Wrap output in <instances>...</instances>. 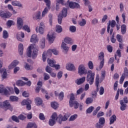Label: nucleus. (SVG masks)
I'll use <instances>...</instances> for the list:
<instances>
[{
    "instance_id": "obj_20",
    "label": "nucleus",
    "mask_w": 128,
    "mask_h": 128,
    "mask_svg": "<svg viewBox=\"0 0 128 128\" xmlns=\"http://www.w3.org/2000/svg\"><path fill=\"white\" fill-rule=\"evenodd\" d=\"M24 38V33L22 32H20L17 34H16V38L18 40H19L20 42H22L24 40L22 38Z\"/></svg>"
},
{
    "instance_id": "obj_64",
    "label": "nucleus",
    "mask_w": 128,
    "mask_h": 128,
    "mask_svg": "<svg viewBox=\"0 0 128 128\" xmlns=\"http://www.w3.org/2000/svg\"><path fill=\"white\" fill-rule=\"evenodd\" d=\"M6 76H8V74L6 73V70H4L2 75V80H5V78H6Z\"/></svg>"
},
{
    "instance_id": "obj_27",
    "label": "nucleus",
    "mask_w": 128,
    "mask_h": 128,
    "mask_svg": "<svg viewBox=\"0 0 128 128\" xmlns=\"http://www.w3.org/2000/svg\"><path fill=\"white\" fill-rule=\"evenodd\" d=\"M68 117L69 116L68 114H65L64 116H62V114H60L58 116L59 118H60L62 122H66V120H68Z\"/></svg>"
},
{
    "instance_id": "obj_37",
    "label": "nucleus",
    "mask_w": 128,
    "mask_h": 128,
    "mask_svg": "<svg viewBox=\"0 0 128 128\" xmlns=\"http://www.w3.org/2000/svg\"><path fill=\"white\" fill-rule=\"evenodd\" d=\"M37 86H38L36 88V92H40V88L42 86V82H38L37 84Z\"/></svg>"
},
{
    "instance_id": "obj_7",
    "label": "nucleus",
    "mask_w": 128,
    "mask_h": 128,
    "mask_svg": "<svg viewBox=\"0 0 128 128\" xmlns=\"http://www.w3.org/2000/svg\"><path fill=\"white\" fill-rule=\"evenodd\" d=\"M12 16V14L10 12H5L2 10L0 11V16L2 18H10Z\"/></svg>"
},
{
    "instance_id": "obj_1",
    "label": "nucleus",
    "mask_w": 128,
    "mask_h": 128,
    "mask_svg": "<svg viewBox=\"0 0 128 128\" xmlns=\"http://www.w3.org/2000/svg\"><path fill=\"white\" fill-rule=\"evenodd\" d=\"M98 60H100L99 69L96 68V70H100L104 66V53L102 52L98 54Z\"/></svg>"
},
{
    "instance_id": "obj_54",
    "label": "nucleus",
    "mask_w": 128,
    "mask_h": 128,
    "mask_svg": "<svg viewBox=\"0 0 128 128\" xmlns=\"http://www.w3.org/2000/svg\"><path fill=\"white\" fill-rule=\"evenodd\" d=\"M6 24L8 26H12L14 24V22L12 20H8L6 22Z\"/></svg>"
},
{
    "instance_id": "obj_26",
    "label": "nucleus",
    "mask_w": 128,
    "mask_h": 128,
    "mask_svg": "<svg viewBox=\"0 0 128 128\" xmlns=\"http://www.w3.org/2000/svg\"><path fill=\"white\" fill-rule=\"evenodd\" d=\"M12 6H18V8H22V4L18 1H12Z\"/></svg>"
},
{
    "instance_id": "obj_34",
    "label": "nucleus",
    "mask_w": 128,
    "mask_h": 128,
    "mask_svg": "<svg viewBox=\"0 0 128 128\" xmlns=\"http://www.w3.org/2000/svg\"><path fill=\"white\" fill-rule=\"evenodd\" d=\"M32 101L30 99H28L27 100H24L21 104L22 106H26L28 104H32Z\"/></svg>"
},
{
    "instance_id": "obj_9",
    "label": "nucleus",
    "mask_w": 128,
    "mask_h": 128,
    "mask_svg": "<svg viewBox=\"0 0 128 128\" xmlns=\"http://www.w3.org/2000/svg\"><path fill=\"white\" fill-rule=\"evenodd\" d=\"M50 56H52V49H49L46 52H44L42 54L43 62H46V58H50Z\"/></svg>"
},
{
    "instance_id": "obj_13",
    "label": "nucleus",
    "mask_w": 128,
    "mask_h": 128,
    "mask_svg": "<svg viewBox=\"0 0 128 128\" xmlns=\"http://www.w3.org/2000/svg\"><path fill=\"white\" fill-rule=\"evenodd\" d=\"M36 44H32L27 49L26 55L28 56V58H32V48H34Z\"/></svg>"
},
{
    "instance_id": "obj_18",
    "label": "nucleus",
    "mask_w": 128,
    "mask_h": 128,
    "mask_svg": "<svg viewBox=\"0 0 128 128\" xmlns=\"http://www.w3.org/2000/svg\"><path fill=\"white\" fill-rule=\"evenodd\" d=\"M66 68L68 70H70V72L76 70V67L74 66V65L72 63L66 64Z\"/></svg>"
},
{
    "instance_id": "obj_49",
    "label": "nucleus",
    "mask_w": 128,
    "mask_h": 128,
    "mask_svg": "<svg viewBox=\"0 0 128 128\" xmlns=\"http://www.w3.org/2000/svg\"><path fill=\"white\" fill-rule=\"evenodd\" d=\"M12 120L15 122H20V120L18 117V118L16 116H12Z\"/></svg>"
},
{
    "instance_id": "obj_42",
    "label": "nucleus",
    "mask_w": 128,
    "mask_h": 128,
    "mask_svg": "<svg viewBox=\"0 0 128 128\" xmlns=\"http://www.w3.org/2000/svg\"><path fill=\"white\" fill-rule=\"evenodd\" d=\"M56 32H62V28L60 25H56Z\"/></svg>"
},
{
    "instance_id": "obj_43",
    "label": "nucleus",
    "mask_w": 128,
    "mask_h": 128,
    "mask_svg": "<svg viewBox=\"0 0 128 128\" xmlns=\"http://www.w3.org/2000/svg\"><path fill=\"white\" fill-rule=\"evenodd\" d=\"M51 106L52 108L56 110L58 108V104L56 102H51Z\"/></svg>"
},
{
    "instance_id": "obj_35",
    "label": "nucleus",
    "mask_w": 128,
    "mask_h": 128,
    "mask_svg": "<svg viewBox=\"0 0 128 128\" xmlns=\"http://www.w3.org/2000/svg\"><path fill=\"white\" fill-rule=\"evenodd\" d=\"M110 124H114V122L116 120V115H113L110 118Z\"/></svg>"
},
{
    "instance_id": "obj_55",
    "label": "nucleus",
    "mask_w": 128,
    "mask_h": 128,
    "mask_svg": "<svg viewBox=\"0 0 128 128\" xmlns=\"http://www.w3.org/2000/svg\"><path fill=\"white\" fill-rule=\"evenodd\" d=\"M70 30L71 32H76V28L75 26H72L70 27Z\"/></svg>"
},
{
    "instance_id": "obj_22",
    "label": "nucleus",
    "mask_w": 128,
    "mask_h": 128,
    "mask_svg": "<svg viewBox=\"0 0 128 128\" xmlns=\"http://www.w3.org/2000/svg\"><path fill=\"white\" fill-rule=\"evenodd\" d=\"M18 64V60H14L8 66V68L12 70L14 68V66H16Z\"/></svg>"
},
{
    "instance_id": "obj_50",
    "label": "nucleus",
    "mask_w": 128,
    "mask_h": 128,
    "mask_svg": "<svg viewBox=\"0 0 128 128\" xmlns=\"http://www.w3.org/2000/svg\"><path fill=\"white\" fill-rule=\"evenodd\" d=\"M116 39L119 42H122V36L121 35H120V34L116 35Z\"/></svg>"
},
{
    "instance_id": "obj_63",
    "label": "nucleus",
    "mask_w": 128,
    "mask_h": 128,
    "mask_svg": "<svg viewBox=\"0 0 128 128\" xmlns=\"http://www.w3.org/2000/svg\"><path fill=\"white\" fill-rule=\"evenodd\" d=\"M39 118L41 120H46V116H44V115L42 113H40L39 115Z\"/></svg>"
},
{
    "instance_id": "obj_41",
    "label": "nucleus",
    "mask_w": 128,
    "mask_h": 128,
    "mask_svg": "<svg viewBox=\"0 0 128 128\" xmlns=\"http://www.w3.org/2000/svg\"><path fill=\"white\" fill-rule=\"evenodd\" d=\"M16 84L18 86H24L26 84V83L21 80H19L16 82Z\"/></svg>"
},
{
    "instance_id": "obj_38",
    "label": "nucleus",
    "mask_w": 128,
    "mask_h": 128,
    "mask_svg": "<svg viewBox=\"0 0 128 128\" xmlns=\"http://www.w3.org/2000/svg\"><path fill=\"white\" fill-rule=\"evenodd\" d=\"M100 84V75L97 74L96 78V85L97 88V90H98V84Z\"/></svg>"
},
{
    "instance_id": "obj_36",
    "label": "nucleus",
    "mask_w": 128,
    "mask_h": 128,
    "mask_svg": "<svg viewBox=\"0 0 128 128\" xmlns=\"http://www.w3.org/2000/svg\"><path fill=\"white\" fill-rule=\"evenodd\" d=\"M86 24V20L84 19H82V20H80L78 21V24L80 26H84Z\"/></svg>"
},
{
    "instance_id": "obj_14",
    "label": "nucleus",
    "mask_w": 128,
    "mask_h": 128,
    "mask_svg": "<svg viewBox=\"0 0 128 128\" xmlns=\"http://www.w3.org/2000/svg\"><path fill=\"white\" fill-rule=\"evenodd\" d=\"M22 26H24V20L22 18H17V26L18 30H22Z\"/></svg>"
},
{
    "instance_id": "obj_11",
    "label": "nucleus",
    "mask_w": 128,
    "mask_h": 128,
    "mask_svg": "<svg viewBox=\"0 0 128 128\" xmlns=\"http://www.w3.org/2000/svg\"><path fill=\"white\" fill-rule=\"evenodd\" d=\"M4 94L6 96H10V94H14V88L12 87L5 88Z\"/></svg>"
},
{
    "instance_id": "obj_31",
    "label": "nucleus",
    "mask_w": 128,
    "mask_h": 128,
    "mask_svg": "<svg viewBox=\"0 0 128 128\" xmlns=\"http://www.w3.org/2000/svg\"><path fill=\"white\" fill-rule=\"evenodd\" d=\"M64 42L68 44H74V41L72 40V38L68 37L66 38L64 40Z\"/></svg>"
},
{
    "instance_id": "obj_19",
    "label": "nucleus",
    "mask_w": 128,
    "mask_h": 128,
    "mask_svg": "<svg viewBox=\"0 0 128 128\" xmlns=\"http://www.w3.org/2000/svg\"><path fill=\"white\" fill-rule=\"evenodd\" d=\"M84 82H86V77L83 76L82 78L76 80L75 83L78 86H80V84H82Z\"/></svg>"
},
{
    "instance_id": "obj_62",
    "label": "nucleus",
    "mask_w": 128,
    "mask_h": 128,
    "mask_svg": "<svg viewBox=\"0 0 128 128\" xmlns=\"http://www.w3.org/2000/svg\"><path fill=\"white\" fill-rule=\"evenodd\" d=\"M44 80H50V75L47 73L44 74Z\"/></svg>"
},
{
    "instance_id": "obj_3",
    "label": "nucleus",
    "mask_w": 128,
    "mask_h": 128,
    "mask_svg": "<svg viewBox=\"0 0 128 128\" xmlns=\"http://www.w3.org/2000/svg\"><path fill=\"white\" fill-rule=\"evenodd\" d=\"M0 108H6V110H9L10 112H12V106L8 100L4 102H0Z\"/></svg>"
},
{
    "instance_id": "obj_46",
    "label": "nucleus",
    "mask_w": 128,
    "mask_h": 128,
    "mask_svg": "<svg viewBox=\"0 0 128 128\" xmlns=\"http://www.w3.org/2000/svg\"><path fill=\"white\" fill-rule=\"evenodd\" d=\"M94 110V107L91 106L89 107L86 110L87 114H92V111Z\"/></svg>"
},
{
    "instance_id": "obj_53",
    "label": "nucleus",
    "mask_w": 128,
    "mask_h": 128,
    "mask_svg": "<svg viewBox=\"0 0 128 128\" xmlns=\"http://www.w3.org/2000/svg\"><path fill=\"white\" fill-rule=\"evenodd\" d=\"M44 2H46V6L48 9L50 8V0H44Z\"/></svg>"
},
{
    "instance_id": "obj_45",
    "label": "nucleus",
    "mask_w": 128,
    "mask_h": 128,
    "mask_svg": "<svg viewBox=\"0 0 128 128\" xmlns=\"http://www.w3.org/2000/svg\"><path fill=\"white\" fill-rule=\"evenodd\" d=\"M10 102H18V98L16 96H11L10 97Z\"/></svg>"
},
{
    "instance_id": "obj_56",
    "label": "nucleus",
    "mask_w": 128,
    "mask_h": 128,
    "mask_svg": "<svg viewBox=\"0 0 128 128\" xmlns=\"http://www.w3.org/2000/svg\"><path fill=\"white\" fill-rule=\"evenodd\" d=\"M49 22L50 26L52 24V14H48Z\"/></svg>"
},
{
    "instance_id": "obj_32",
    "label": "nucleus",
    "mask_w": 128,
    "mask_h": 128,
    "mask_svg": "<svg viewBox=\"0 0 128 128\" xmlns=\"http://www.w3.org/2000/svg\"><path fill=\"white\" fill-rule=\"evenodd\" d=\"M40 44L41 48H44V46H46V38H42Z\"/></svg>"
},
{
    "instance_id": "obj_44",
    "label": "nucleus",
    "mask_w": 128,
    "mask_h": 128,
    "mask_svg": "<svg viewBox=\"0 0 128 128\" xmlns=\"http://www.w3.org/2000/svg\"><path fill=\"white\" fill-rule=\"evenodd\" d=\"M69 96H70L69 104H72V102H74V93H72L69 95Z\"/></svg>"
},
{
    "instance_id": "obj_4",
    "label": "nucleus",
    "mask_w": 128,
    "mask_h": 128,
    "mask_svg": "<svg viewBox=\"0 0 128 128\" xmlns=\"http://www.w3.org/2000/svg\"><path fill=\"white\" fill-rule=\"evenodd\" d=\"M78 74L80 76L83 74H88V70L86 69V67L84 64H80L78 68Z\"/></svg>"
},
{
    "instance_id": "obj_33",
    "label": "nucleus",
    "mask_w": 128,
    "mask_h": 128,
    "mask_svg": "<svg viewBox=\"0 0 128 128\" xmlns=\"http://www.w3.org/2000/svg\"><path fill=\"white\" fill-rule=\"evenodd\" d=\"M121 32L122 34H125L126 32V26L124 24L121 26Z\"/></svg>"
},
{
    "instance_id": "obj_57",
    "label": "nucleus",
    "mask_w": 128,
    "mask_h": 128,
    "mask_svg": "<svg viewBox=\"0 0 128 128\" xmlns=\"http://www.w3.org/2000/svg\"><path fill=\"white\" fill-rule=\"evenodd\" d=\"M88 66L90 70H92L94 68V64H92V60L88 62Z\"/></svg>"
},
{
    "instance_id": "obj_17",
    "label": "nucleus",
    "mask_w": 128,
    "mask_h": 128,
    "mask_svg": "<svg viewBox=\"0 0 128 128\" xmlns=\"http://www.w3.org/2000/svg\"><path fill=\"white\" fill-rule=\"evenodd\" d=\"M69 6L70 8H80L78 4L72 2H69Z\"/></svg>"
},
{
    "instance_id": "obj_16",
    "label": "nucleus",
    "mask_w": 128,
    "mask_h": 128,
    "mask_svg": "<svg viewBox=\"0 0 128 128\" xmlns=\"http://www.w3.org/2000/svg\"><path fill=\"white\" fill-rule=\"evenodd\" d=\"M116 20H112V22L110 20L109 21V24L108 26L107 27V32L108 34L110 32V26L112 28H114L116 26Z\"/></svg>"
},
{
    "instance_id": "obj_2",
    "label": "nucleus",
    "mask_w": 128,
    "mask_h": 128,
    "mask_svg": "<svg viewBox=\"0 0 128 128\" xmlns=\"http://www.w3.org/2000/svg\"><path fill=\"white\" fill-rule=\"evenodd\" d=\"M94 72H92L91 70H88L87 72L86 80L89 82L90 84L92 85L94 82Z\"/></svg>"
},
{
    "instance_id": "obj_6",
    "label": "nucleus",
    "mask_w": 128,
    "mask_h": 128,
    "mask_svg": "<svg viewBox=\"0 0 128 128\" xmlns=\"http://www.w3.org/2000/svg\"><path fill=\"white\" fill-rule=\"evenodd\" d=\"M47 38L49 42V44H52L56 39V33L50 32L47 35Z\"/></svg>"
},
{
    "instance_id": "obj_61",
    "label": "nucleus",
    "mask_w": 128,
    "mask_h": 128,
    "mask_svg": "<svg viewBox=\"0 0 128 128\" xmlns=\"http://www.w3.org/2000/svg\"><path fill=\"white\" fill-rule=\"evenodd\" d=\"M84 90L82 88H80L77 91H76V94H82V92H84Z\"/></svg>"
},
{
    "instance_id": "obj_47",
    "label": "nucleus",
    "mask_w": 128,
    "mask_h": 128,
    "mask_svg": "<svg viewBox=\"0 0 128 128\" xmlns=\"http://www.w3.org/2000/svg\"><path fill=\"white\" fill-rule=\"evenodd\" d=\"M100 106H98L96 110H94V111L92 112V114L93 116H96V114H98V112H100Z\"/></svg>"
},
{
    "instance_id": "obj_29",
    "label": "nucleus",
    "mask_w": 128,
    "mask_h": 128,
    "mask_svg": "<svg viewBox=\"0 0 128 128\" xmlns=\"http://www.w3.org/2000/svg\"><path fill=\"white\" fill-rule=\"evenodd\" d=\"M18 52L20 56L24 54V45L22 44H20L18 45Z\"/></svg>"
},
{
    "instance_id": "obj_12",
    "label": "nucleus",
    "mask_w": 128,
    "mask_h": 128,
    "mask_svg": "<svg viewBox=\"0 0 128 128\" xmlns=\"http://www.w3.org/2000/svg\"><path fill=\"white\" fill-rule=\"evenodd\" d=\"M42 13L40 11H38L35 12L32 15V19L34 20H40L42 18Z\"/></svg>"
},
{
    "instance_id": "obj_39",
    "label": "nucleus",
    "mask_w": 128,
    "mask_h": 128,
    "mask_svg": "<svg viewBox=\"0 0 128 128\" xmlns=\"http://www.w3.org/2000/svg\"><path fill=\"white\" fill-rule=\"evenodd\" d=\"M93 102H94V99H92V98H86L85 102L86 104H92Z\"/></svg>"
},
{
    "instance_id": "obj_58",
    "label": "nucleus",
    "mask_w": 128,
    "mask_h": 128,
    "mask_svg": "<svg viewBox=\"0 0 128 128\" xmlns=\"http://www.w3.org/2000/svg\"><path fill=\"white\" fill-rule=\"evenodd\" d=\"M76 118H78V115L74 114L70 117L69 120L70 122H72V121L74 120H76Z\"/></svg>"
},
{
    "instance_id": "obj_30",
    "label": "nucleus",
    "mask_w": 128,
    "mask_h": 128,
    "mask_svg": "<svg viewBox=\"0 0 128 128\" xmlns=\"http://www.w3.org/2000/svg\"><path fill=\"white\" fill-rule=\"evenodd\" d=\"M35 104L36 106H40L41 104H42V100L38 97L36 98H35Z\"/></svg>"
},
{
    "instance_id": "obj_8",
    "label": "nucleus",
    "mask_w": 128,
    "mask_h": 128,
    "mask_svg": "<svg viewBox=\"0 0 128 128\" xmlns=\"http://www.w3.org/2000/svg\"><path fill=\"white\" fill-rule=\"evenodd\" d=\"M106 122V120L104 118L102 117L100 118L98 122H97L96 125V128H102L104 124Z\"/></svg>"
},
{
    "instance_id": "obj_59",
    "label": "nucleus",
    "mask_w": 128,
    "mask_h": 128,
    "mask_svg": "<svg viewBox=\"0 0 128 128\" xmlns=\"http://www.w3.org/2000/svg\"><path fill=\"white\" fill-rule=\"evenodd\" d=\"M6 88L4 85H0V94H4V90Z\"/></svg>"
},
{
    "instance_id": "obj_15",
    "label": "nucleus",
    "mask_w": 128,
    "mask_h": 128,
    "mask_svg": "<svg viewBox=\"0 0 128 128\" xmlns=\"http://www.w3.org/2000/svg\"><path fill=\"white\" fill-rule=\"evenodd\" d=\"M61 48L62 50V52H64V54H68V50H70V47L68 46V44H66L62 42L61 46Z\"/></svg>"
},
{
    "instance_id": "obj_51",
    "label": "nucleus",
    "mask_w": 128,
    "mask_h": 128,
    "mask_svg": "<svg viewBox=\"0 0 128 128\" xmlns=\"http://www.w3.org/2000/svg\"><path fill=\"white\" fill-rule=\"evenodd\" d=\"M22 30H26L27 32H30V28H28V26L27 25H24L22 27Z\"/></svg>"
},
{
    "instance_id": "obj_40",
    "label": "nucleus",
    "mask_w": 128,
    "mask_h": 128,
    "mask_svg": "<svg viewBox=\"0 0 128 128\" xmlns=\"http://www.w3.org/2000/svg\"><path fill=\"white\" fill-rule=\"evenodd\" d=\"M48 10H50V8L48 9V7L45 8L44 10L42 12V18H44V16H46V14L48 12Z\"/></svg>"
},
{
    "instance_id": "obj_52",
    "label": "nucleus",
    "mask_w": 128,
    "mask_h": 128,
    "mask_svg": "<svg viewBox=\"0 0 128 128\" xmlns=\"http://www.w3.org/2000/svg\"><path fill=\"white\" fill-rule=\"evenodd\" d=\"M68 10L66 8H64L62 10V16L66 18L67 16Z\"/></svg>"
},
{
    "instance_id": "obj_21",
    "label": "nucleus",
    "mask_w": 128,
    "mask_h": 128,
    "mask_svg": "<svg viewBox=\"0 0 128 128\" xmlns=\"http://www.w3.org/2000/svg\"><path fill=\"white\" fill-rule=\"evenodd\" d=\"M70 108L74 107L75 110L78 108L80 106V104L77 101H73L72 103H69Z\"/></svg>"
},
{
    "instance_id": "obj_60",
    "label": "nucleus",
    "mask_w": 128,
    "mask_h": 128,
    "mask_svg": "<svg viewBox=\"0 0 128 128\" xmlns=\"http://www.w3.org/2000/svg\"><path fill=\"white\" fill-rule=\"evenodd\" d=\"M3 38H8V34L6 30L3 31Z\"/></svg>"
},
{
    "instance_id": "obj_28",
    "label": "nucleus",
    "mask_w": 128,
    "mask_h": 128,
    "mask_svg": "<svg viewBox=\"0 0 128 128\" xmlns=\"http://www.w3.org/2000/svg\"><path fill=\"white\" fill-rule=\"evenodd\" d=\"M30 41L31 42H38V36L36 34H34L32 35Z\"/></svg>"
},
{
    "instance_id": "obj_48",
    "label": "nucleus",
    "mask_w": 128,
    "mask_h": 128,
    "mask_svg": "<svg viewBox=\"0 0 128 128\" xmlns=\"http://www.w3.org/2000/svg\"><path fill=\"white\" fill-rule=\"evenodd\" d=\"M91 22L92 24L96 26V24H98V20L96 18H94L92 20Z\"/></svg>"
},
{
    "instance_id": "obj_5",
    "label": "nucleus",
    "mask_w": 128,
    "mask_h": 128,
    "mask_svg": "<svg viewBox=\"0 0 128 128\" xmlns=\"http://www.w3.org/2000/svg\"><path fill=\"white\" fill-rule=\"evenodd\" d=\"M58 120V115L56 113H53L52 116V118L50 119L48 124L50 126H54V124H56V122Z\"/></svg>"
},
{
    "instance_id": "obj_24",
    "label": "nucleus",
    "mask_w": 128,
    "mask_h": 128,
    "mask_svg": "<svg viewBox=\"0 0 128 128\" xmlns=\"http://www.w3.org/2000/svg\"><path fill=\"white\" fill-rule=\"evenodd\" d=\"M47 62L50 66H52V68L54 66V65L56 64V62L54 60H50V58L47 60Z\"/></svg>"
},
{
    "instance_id": "obj_23",
    "label": "nucleus",
    "mask_w": 128,
    "mask_h": 128,
    "mask_svg": "<svg viewBox=\"0 0 128 128\" xmlns=\"http://www.w3.org/2000/svg\"><path fill=\"white\" fill-rule=\"evenodd\" d=\"M38 48H36V45L35 47L34 48V50L32 53V58H36L38 56Z\"/></svg>"
},
{
    "instance_id": "obj_10",
    "label": "nucleus",
    "mask_w": 128,
    "mask_h": 128,
    "mask_svg": "<svg viewBox=\"0 0 128 128\" xmlns=\"http://www.w3.org/2000/svg\"><path fill=\"white\" fill-rule=\"evenodd\" d=\"M36 32H40V34H42L44 31V24L43 22H40L39 28H36Z\"/></svg>"
},
{
    "instance_id": "obj_25",
    "label": "nucleus",
    "mask_w": 128,
    "mask_h": 128,
    "mask_svg": "<svg viewBox=\"0 0 128 128\" xmlns=\"http://www.w3.org/2000/svg\"><path fill=\"white\" fill-rule=\"evenodd\" d=\"M120 109L122 111L126 110V104H124V100H120Z\"/></svg>"
}]
</instances>
